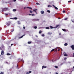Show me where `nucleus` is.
I'll return each mask as SVG.
<instances>
[{"mask_svg": "<svg viewBox=\"0 0 74 74\" xmlns=\"http://www.w3.org/2000/svg\"><path fill=\"white\" fill-rule=\"evenodd\" d=\"M8 10V8H4L2 9V11L3 12V11H7Z\"/></svg>", "mask_w": 74, "mask_h": 74, "instance_id": "f257e3e1", "label": "nucleus"}, {"mask_svg": "<svg viewBox=\"0 0 74 74\" xmlns=\"http://www.w3.org/2000/svg\"><path fill=\"white\" fill-rule=\"evenodd\" d=\"M4 51L2 50L1 51V55H4Z\"/></svg>", "mask_w": 74, "mask_h": 74, "instance_id": "f03ea898", "label": "nucleus"}, {"mask_svg": "<svg viewBox=\"0 0 74 74\" xmlns=\"http://www.w3.org/2000/svg\"><path fill=\"white\" fill-rule=\"evenodd\" d=\"M71 48L73 50H74V45H72L71 46Z\"/></svg>", "mask_w": 74, "mask_h": 74, "instance_id": "7ed1b4c3", "label": "nucleus"}, {"mask_svg": "<svg viewBox=\"0 0 74 74\" xmlns=\"http://www.w3.org/2000/svg\"><path fill=\"white\" fill-rule=\"evenodd\" d=\"M33 11H34L36 13V14H37V12L36 11H37V9H36L35 10H33Z\"/></svg>", "mask_w": 74, "mask_h": 74, "instance_id": "20e7f679", "label": "nucleus"}, {"mask_svg": "<svg viewBox=\"0 0 74 74\" xmlns=\"http://www.w3.org/2000/svg\"><path fill=\"white\" fill-rule=\"evenodd\" d=\"M52 34V32H49L47 34H48V35H51Z\"/></svg>", "mask_w": 74, "mask_h": 74, "instance_id": "39448f33", "label": "nucleus"}, {"mask_svg": "<svg viewBox=\"0 0 74 74\" xmlns=\"http://www.w3.org/2000/svg\"><path fill=\"white\" fill-rule=\"evenodd\" d=\"M53 7L55 8V9L56 10H58V8L56 7V6H55L54 5H53Z\"/></svg>", "mask_w": 74, "mask_h": 74, "instance_id": "423d86ee", "label": "nucleus"}, {"mask_svg": "<svg viewBox=\"0 0 74 74\" xmlns=\"http://www.w3.org/2000/svg\"><path fill=\"white\" fill-rule=\"evenodd\" d=\"M6 25L7 26H9L10 25V23H6Z\"/></svg>", "mask_w": 74, "mask_h": 74, "instance_id": "0eeeda50", "label": "nucleus"}, {"mask_svg": "<svg viewBox=\"0 0 74 74\" xmlns=\"http://www.w3.org/2000/svg\"><path fill=\"white\" fill-rule=\"evenodd\" d=\"M40 12L41 14H44V11H41Z\"/></svg>", "mask_w": 74, "mask_h": 74, "instance_id": "6e6552de", "label": "nucleus"}, {"mask_svg": "<svg viewBox=\"0 0 74 74\" xmlns=\"http://www.w3.org/2000/svg\"><path fill=\"white\" fill-rule=\"evenodd\" d=\"M64 56H68V55H67V54H66V53H64Z\"/></svg>", "mask_w": 74, "mask_h": 74, "instance_id": "1a4fd4ad", "label": "nucleus"}, {"mask_svg": "<svg viewBox=\"0 0 74 74\" xmlns=\"http://www.w3.org/2000/svg\"><path fill=\"white\" fill-rule=\"evenodd\" d=\"M60 26V25H57L56 27H55V28H57L58 27H59Z\"/></svg>", "mask_w": 74, "mask_h": 74, "instance_id": "9d476101", "label": "nucleus"}, {"mask_svg": "<svg viewBox=\"0 0 74 74\" xmlns=\"http://www.w3.org/2000/svg\"><path fill=\"white\" fill-rule=\"evenodd\" d=\"M47 67L46 66H43L42 67V69H43V68H46Z\"/></svg>", "mask_w": 74, "mask_h": 74, "instance_id": "9b49d317", "label": "nucleus"}, {"mask_svg": "<svg viewBox=\"0 0 74 74\" xmlns=\"http://www.w3.org/2000/svg\"><path fill=\"white\" fill-rule=\"evenodd\" d=\"M27 8H29V9L30 10V9L31 10H32V8H31V7H27Z\"/></svg>", "mask_w": 74, "mask_h": 74, "instance_id": "f8f14e48", "label": "nucleus"}, {"mask_svg": "<svg viewBox=\"0 0 74 74\" xmlns=\"http://www.w3.org/2000/svg\"><path fill=\"white\" fill-rule=\"evenodd\" d=\"M67 45H68V44H67V43H65L64 44V46H67Z\"/></svg>", "mask_w": 74, "mask_h": 74, "instance_id": "ddd939ff", "label": "nucleus"}, {"mask_svg": "<svg viewBox=\"0 0 74 74\" xmlns=\"http://www.w3.org/2000/svg\"><path fill=\"white\" fill-rule=\"evenodd\" d=\"M62 30H63V31L64 32H66V29H62Z\"/></svg>", "mask_w": 74, "mask_h": 74, "instance_id": "4468645a", "label": "nucleus"}, {"mask_svg": "<svg viewBox=\"0 0 74 74\" xmlns=\"http://www.w3.org/2000/svg\"><path fill=\"white\" fill-rule=\"evenodd\" d=\"M25 35L22 36L21 37L19 38H22V37H23Z\"/></svg>", "mask_w": 74, "mask_h": 74, "instance_id": "2eb2a0df", "label": "nucleus"}, {"mask_svg": "<svg viewBox=\"0 0 74 74\" xmlns=\"http://www.w3.org/2000/svg\"><path fill=\"white\" fill-rule=\"evenodd\" d=\"M18 25H20V24H21V23H20V21H18Z\"/></svg>", "mask_w": 74, "mask_h": 74, "instance_id": "dca6fc26", "label": "nucleus"}, {"mask_svg": "<svg viewBox=\"0 0 74 74\" xmlns=\"http://www.w3.org/2000/svg\"><path fill=\"white\" fill-rule=\"evenodd\" d=\"M31 43H32V42H31L30 41H29L27 42V44H31Z\"/></svg>", "mask_w": 74, "mask_h": 74, "instance_id": "f3484780", "label": "nucleus"}, {"mask_svg": "<svg viewBox=\"0 0 74 74\" xmlns=\"http://www.w3.org/2000/svg\"><path fill=\"white\" fill-rule=\"evenodd\" d=\"M45 29H49V27H46Z\"/></svg>", "mask_w": 74, "mask_h": 74, "instance_id": "a211bd4d", "label": "nucleus"}, {"mask_svg": "<svg viewBox=\"0 0 74 74\" xmlns=\"http://www.w3.org/2000/svg\"><path fill=\"white\" fill-rule=\"evenodd\" d=\"M4 72H1L0 73V74H4Z\"/></svg>", "mask_w": 74, "mask_h": 74, "instance_id": "6ab92c4d", "label": "nucleus"}, {"mask_svg": "<svg viewBox=\"0 0 74 74\" xmlns=\"http://www.w3.org/2000/svg\"><path fill=\"white\" fill-rule=\"evenodd\" d=\"M47 12H49V13H50V12H51L49 10H47Z\"/></svg>", "mask_w": 74, "mask_h": 74, "instance_id": "aec40b11", "label": "nucleus"}, {"mask_svg": "<svg viewBox=\"0 0 74 74\" xmlns=\"http://www.w3.org/2000/svg\"><path fill=\"white\" fill-rule=\"evenodd\" d=\"M7 56L11 55V54H10L9 53H8L7 54Z\"/></svg>", "mask_w": 74, "mask_h": 74, "instance_id": "412c9836", "label": "nucleus"}, {"mask_svg": "<svg viewBox=\"0 0 74 74\" xmlns=\"http://www.w3.org/2000/svg\"><path fill=\"white\" fill-rule=\"evenodd\" d=\"M48 7H49H49H50V8L52 7V6H51V5H48Z\"/></svg>", "mask_w": 74, "mask_h": 74, "instance_id": "4be33fe9", "label": "nucleus"}, {"mask_svg": "<svg viewBox=\"0 0 74 74\" xmlns=\"http://www.w3.org/2000/svg\"><path fill=\"white\" fill-rule=\"evenodd\" d=\"M33 21H36V19H33L32 20Z\"/></svg>", "mask_w": 74, "mask_h": 74, "instance_id": "5701e85b", "label": "nucleus"}, {"mask_svg": "<svg viewBox=\"0 0 74 74\" xmlns=\"http://www.w3.org/2000/svg\"><path fill=\"white\" fill-rule=\"evenodd\" d=\"M50 27L51 29H53V27H52V26H50Z\"/></svg>", "mask_w": 74, "mask_h": 74, "instance_id": "b1692460", "label": "nucleus"}, {"mask_svg": "<svg viewBox=\"0 0 74 74\" xmlns=\"http://www.w3.org/2000/svg\"><path fill=\"white\" fill-rule=\"evenodd\" d=\"M39 20H40L38 19H36V21H39Z\"/></svg>", "mask_w": 74, "mask_h": 74, "instance_id": "393cba45", "label": "nucleus"}, {"mask_svg": "<svg viewBox=\"0 0 74 74\" xmlns=\"http://www.w3.org/2000/svg\"><path fill=\"white\" fill-rule=\"evenodd\" d=\"M55 51V49H53L51 50V52H53V51Z\"/></svg>", "mask_w": 74, "mask_h": 74, "instance_id": "a878e982", "label": "nucleus"}, {"mask_svg": "<svg viewBox=\"0 0 74 74\" xmlns=\"http://www.w3.org/2000/svg\"><path fill=\"white\" fill-rule=\"evenodd\" d=\"M41 33H42V32L41 31H40L39 32V34H41Z\"/></svg>", "mask_w": 74, "mask_h": 74, "instance_id": "bb28decb", "label": "nucleus"}, {"mask_svg": "<svg viewBox=\"0 0 74 74\" xmlns=\"http://www.w3.org/2000/svg\"><path fill=\"white\" fill-rule=\"evenodd\" d=\"M13 11H16V9H14L13 10Z\"/></svg>", "mask_w": 74, "mask_h": 74, "instance_id": "cd10ccee", "label": "nucleus"}, {"mask_svg": "<svg viewBox=\"0 0 74 74\" xmlns=\"http://www.w3.org/2000/svg\"><path fill=\"white\" fill-rule=\"evenodd\" d=\"M54 67H55V68H56L57 69L58 68V66H54Z\"/></svg>", "mask_w": 74, "mask_h": 74, "instance_id": "c85d7f7f", "label": "nucleus"}, {"mask_svg": "<svg viewBox=\"0 0 74 74\" xmlns=\"http://www.w3.org/2000/svg\"><path fill=\"white\" fill-rule=\"evenodd\" d=\"M67 19H68V18H65L64 19V20H65V21L67 20Z\"/></svg>", "mask_w": 74, "mask_h": 74, "instance_id": "c756f323", "label": "nucleus"}, {"mask_svg": "<svg viewBox=\"0 0 74 74\" xmlns=\"http://www.w3.org/2000/svg\"><path fill=\"white\" fill-rule=\"evenodd\" d=\"M34 29H37V26H35L34 27Z\"/></svg>", "mask_w": 74, "mask_h": 74, "instance_id": "7c9ffc66", "label": "nucleus"}, {"mask_svg": "<svg viewBox=\"0 0 74 74\" xmlns=\"http://www.w3.org/2000/svg\"><path fill=\"white\" fill-rule=\"evenodd\" d=\"M72 57L73 58L74 57V53H73Z\"/></svg>", "mask_w": 74, "mask_h": 74, "instance_id": "2f4dec72", "label": "nucleus"}, {"mask_svg": "<svg viewBox=\"0 0 74 74\" xmlns=\"http://www.w3.org/2000/svg\"><path fill=\"white\" fill-rule=\"evenodd\" d=\"M14 29H12L11 31V32H14Z\"/></svg>", "mask_w": 74, "mask_h": 74, "instance_id": "473e14b6", "label": "nucleus"}, {"mask_svg": "<svg viewBox=\"0 0 74 74\" xmlns=\"http://www.w3.org/2000/svg\"><path fill=\"white\" fill-rule=\"evenodd\" d=\"M42 37H44V36H45V35H44V34H42Z\"/></svg>", "mask_w": 74, "mask_h": 74, "instance_id": "72a5a7b5", "label": "nucleus"}, {"mask_svg": "<svg viewBox=\"0 0 74 74\" xmlns=\"http://www.w3.org/2000/svg\"><path fill=\"white\" fill-rule=\"evenodd\" d=\"M14 19H16V20L18 19V18H16V17H15L14 18Z\"/></svg>", "mask_w": 74, "mask_h": 74, "instance_id": "f704fd0d", "label": "nucleus"}, {"mask_svg": "<svg viewBox=\"0 0 74 74\" xmlns=\"http://www.w3.org/2000/svg\"><path fill=\"white\" fill-rule=\"evenodd\" d=\"M66 59H67V58L65 57L64 58V60H66Z\"/></svg>", "mask_w": 74, "mask_h": 74, "instance_id": "c9c22d12", "label": "nucleus"}, {"mask_svg": "<svg viewBox=\"0 0 74 74\" xmlns=\"http://www.w3.org/2000/svg\"><path fill=\"white\" fill-rule=\"evenodd\" d=\"M31 15H32V16H35V14H31Z\"/></svg>", "mask_w": 74, "mask_h": 74, "instance_id": "e433bc0d", "label": "nucleus"}, {"mask_svg": "<svg viewBox=\"0 0 74 74\" xmlns=\"http://www.w3.org/2000/svg\"><path fill=\"white\" fill-rule=\"evenodd\" d=\"M36 4H37V5H40V4L38 3H36Z\"/></svg>", "mask_w": 74, "mask_h": 74, "instance_id": "4c0bfd02", "label": "nucleus"}, {"mask_svg": "<svg viewBox=\"0 0 74 74\" xmlns=\"http://www.w3.org/2000/svg\"><path fill=\"white\" fill-rule=\"evenodd\" d=\"M65 12H66V11H65V10H63V13H65Z\"/></svg>", "mask_w": 74, "mask_h": 74, "instance_id": "58836bf2", "label": "nucleus"}, {"mask_svg": "<svg viewBox=\"0 0 74 74\" xmlns=\"http://www.w3.org/2000/svg\"><path fill=\"white\" fill-rule=\"evenodd\" d=\"M32 73V71H29V73Z\"/></svg>", "mask_w": 74, "mask_h": 74, "instance_id": "ea45409f", "label": "nucleus"}, {"mask_svg": "<svg viewBox=\"0 0 74 74\" xmlns=\"http://www.w3.org/2000/svg\"><path fill=\"white\" fill-rule=\"evenodd\" d=\"M29 12H30V13H32V11H31V10H30Z\"/></svg>", "mask_w": 74, "mask_h": 74, "instance_id": "a19ab883", "label": "nucleus"}, {"mask_svg": "<svg viewBox=\"0 0 74 74\" xmlns=\"http://www.w3.org/2000/svg\"><path fill=\"white\" fill-rule=\"evenodd\" d=\"M71 1H68V2L69 3H71Z\"/></svg>", "mask_w": 74, "mask_h": 74, "instance_id": "79ce46f5", "label": "nucleus"}, {"mask_svg": "<svg viewBox=\"0 0 74 74\" xmlns=\"http://www.w3.org/2000/svg\"><path fill=\"white\" fill-rule=\"evenodd\" d=\"M21 61H22V62H24V60H21Z\"/></svg>", "mask_w": 74, "mask_h": 74, "instance_id": "37998d69", "label": "nucleus"}, {"mask_svg": "<svg viewBox=\"0 0 74 74\" xmlns=\"http://www.w3.org/2000/svg\"><path fill=\"white\" fill-rule=\"evenodd\" d=\"M1 48H3V47H0V49H1V50H3V49H1Z\"/></svg>", "mask_w": 74, "mask_h": 74, "instance_id": "c03bdc74", "label": "nucleus"}, {"mask_svg": "<svg viewBox=\"0 0 74 74\" xmlns=\"http://www.w3.org/2000/svg\"><path fill=\"white\" fill-rule=\"evenodd\" d=\"M5 15H6V16H7L8 15V14H5Z\"/></svg>", "mask_w": 74, "mask_h": 74, "instance_id": "a18cd8bd", "label": "nucleus"}, {"mask_svg": "<svg viewBox=\"0 0 74 74\" xmlns=\"http://www.w3.org/2000/svg\"><path fill=\"white\" fill-rule=\"evenodd\" d=\"M16 0H13V1L14 2H15V1H16Z\"/></svg>", "mask_w": 74, "mask_h": 74, "instance_id": "49530a36", "label": "nucleus"}, {"mask_svg": "<svg viewBox=\"0 0 74 74\" xmlns=\"http://www.w3.org/2000/svg\"><path fill=\"white\" fill-rule=\"evenodd\" d=\"M23 29H25V27H23Z\"/></svg>", "mask_w": 74, "mask_h": 74, "instance_id": "de8ad7c7", "label": "nucleus"}, {"mask_svg": "<svg viewBox=\"0 0 74 74\" xmlns=\"http://www.w3.org/2000/svg\"><path fill=\"white\" fill-rule=\"evenodd\" d=\"M57 49H56V50H55V51H56H56H57Z\"/></svg>", "mask_w": 74, "mask_h": 74, "instance_id": "09e8293b", "label": "nucleus"}, {"mask_svg": "<svg viewBox=\"0 0 74 74\" xmlns=\"http://www.w3.org/2000/svg\"><path fill=\"white\" fill-rule=\"evenodd\" d=\"M26 74H29V73H28V72H27Z\"/></svg>", "mask_w": 74, "mask_h": 74, "instance_id": "8fccbe9b", "label": "nucleus"}, {"mask_svg": "<svg viewBox=\"0 0 74 74\" xmlns=\"http://www.w3.org/2000/svg\"><path fill=\"white\" fill-rule=\"evenodd\" d=\"M59 35L60 36V35H61V34L60 33L59 34Z\"/></svg>", "mask_w": 74, "mask_h": 74, "instance_id": "3c124183", "label": "nucleus"}, {"mask_svg": "<svg viewBox=\"0 0 74 74\" xmlns=\"http://www.w3.org/2000/svg\"><path fill=\"white\" fill-rule=\"evenodd\" d=\"M36 37H38V36H37V35H36Z\"/></svg>", "mask_w": 74, "mask_h": 74, "instance_id": "603ef678", "label": "nucleus"}, {"mask_svg": "<svg viewBox=\"0 0 74 74\" xmlns=\"http://www.w3.org/2000/svg\"><path fill=\"white\" fill-rule=\"evenodd\" d=\"M56 74H58V73L56 72Z\"/></svg>", "mask_w": 74, "mask_h": 74, "instance_id": "864d4df0", "label": "nucleus"}, {"mask_svg": "<svg viewBox=\"0 0 74 74\" xmlns=\"http://www.w3.org/2000/svg\"><path fill=\"white\" fill-rule=\"evenodd\" d=\"M13 45V44H11V46H12V45Z\"/></svg>", "mask_w": 74, "mask_h": 74, "instance_id": "5fc2aeb1", "label": "nucleus"}, {"mask_svg": "<svg viewBox=\"0 0 74 74\" xmlns=\"http://www.w3.org/2000/svg\"><path fill=\"white\" fill-rule=\"evenodd\" d=\"M58 51H60V49H58Z\"/></svg>", "mask_w": 74, "mask_h": 74, "instance_id": "6e6d98bb", "label": "nucleus"}, {"mask_svg": "<svg viewBox=\"0 0 74 74\" xmlns=\"http://www.w3.org/2000/svg\"><path fill=\"white\" fill-rule=\"evenodd\" d=\"M29 15H30V16L31 15V14H29Z\"/></svg>", "mask_w": 74, "mask_h": 74, "instance_id": "4d7b16f0", "label": "nucleus"}, {"mask_svg": "<svg viewBox=\"0 0 74 74\" xmlns=\"http://www.w3.org/2000/svg\"><path fill=\"white\" fill-rule=\"evenodd\" d=\"M61 65H62V64H63L62 63V64H61Z\"/></svg>", "mask_w": 74, "mask_h": 74, "instance_id": "13d9d810", "label": "nucleus"}, {"mask_svg": "<svg viewBox=\"0 0 74 74\" xmlns=\"http://www.w3.org/2000/svg\"><path fill=\"white\" fill-rule=\"evenodd\" d=\"M24 9H25V8H25V7H24Z\"/></svg>", "mask_w": 74, "mask_h": 74, "instance_id": "bf43d9fd", "label": "nucleus"}, {"mask_svg": "<svg viewBox=\"0 0 74 74\" xmlns=\"http://www.w3.org/2000/svg\"><path fill=\"white\" fill-rule=\"evenodd\" d=\"M17 67H18V65H17Z\"/></svg>", "mask_w": 74, "mask_h": 74, "instance_id": "052dcab7", "label": "nucleus"}, {"mask_svg": "<svg viewBox=\"0 0 74 74\" xmlns=\"http://www.w3.org/2000/svg\"><path fill=\"white\" fill-rule=\"evenodd\" d=\"M58 18V19H60V18Z\"/></svg>", "mask_w": 74, "mask_h": 74, "instance_id": "680f3d73", "label": "nucleus"}, {"mask_svg": "<svg viewBox=\"0 0 74 74\" xmlns=\"http://www.w3.org/2000/svg\"><path fill=\"white\" fill-rule=\"evenodd\" d=\"M73 68L74 69V66L73 67Z\"/></svg>", "mask_w": 74, "mask_h": 74, "instance_id": "e2e57ef3", "label": "nucleus"}, {"mask_svg": "<svg viewBox=\"0 0 74 74\" xmlns=\"http://www.w3.org/2000/svg\"><path fill=\"white\" fill-rule=\"evenodd\" d=\"M50 47V48H51V47Z\"/></svg>", "mask_w": 74, "mask_h": 74, "instance_id": "0e129e2a", "label": "nucleus"}, {"mask_svg": "<svg viewBox=\"0 0 74 74\" xmlns=\"http://www.w3.org/2000/svg\"><path fill=\"white\" fill-rule=\"evenodd\" d=\"M6 3H7V2H6Z\"/></svg>", "mask_w": 74, "mask_h": 74, "instance_id": "69168bd1", "label": "nucleus"}, {"mask_svg": "<svg viewBox=\"0 0 74 74\" xmlns=\"http://www.w3.org/2000/svg\"><path fill=\"white\" fill-rule=\"evenodd\" d=\"M0 56H1V55H0Z\"/></svg>", "mask_w": 74, "mask_h": 74, "instance_id": "338daca9", "label": "nucleus"}, {"mask_svg": "<svg viewBox=\"0 0 74 74\" xmlns=\"http://www.w3.org/2000/svg\"><path fill=\"white\" fill-rule=\"evenodd\" d=\"M52 62H53V60H52Z\"/></svg>", "mask_w": 74, "mask_h": 74, "instance_id": "774afa93", "label": "nucleus"}]
</instances>
